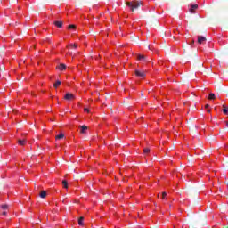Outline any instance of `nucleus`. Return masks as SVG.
<instances>
[{"label": "nucleus", "mask_w": 228, "mask_h": 228, "mask_svg": "<svg viewBox=\"0 0 228 228\" xmlns=\"http://www.w3.org/2000/svg\"><path fill=\"white\" fill-rule=\"evenodd\" d=\"M126 6L130 8L131 12H134L136 8L140 7V2H127Z\"/></svg>", "instance_id": "1"}, {"label": "nucleus", "mask_w": 228, "mask_h": 228, "mask_svg": "<svg viewBox=\"0 0 228 228\" xmlns=\"http://www.w3.org/2000/svg\"><path fill=\"white\" fill-rule=\"evenodd\" d=\"M134 74L140 79H143L147 76V73L143 69H135Z\"/></svg>", "instance_id": "2"}, {"label": "nucleus", "mask_w": 228, "mask_h": 228, "mask_svg": "<svg viewBox=\"0 0 228 228\" xmlns=\"http://www.w3.org/2000/svg\"><path fill=\"white\" fill-rule=\"evenodd\" d=\"M64 99H66V101H72V99H74V94L67 93L64 96Z\"/></svg>", "instance_id": "3"}, {"label": "nucleus", "mask_w": 228, "mask_h": 228, "mask_svg": "<svg viewBox=\"0 0 228 228\" xmlns=\"http://www.w3.org/2000/svg\"><path fill=\"white\" fill-rule=\"evenodd\" d=\"M197 8H199L198 4H191L190 8L191 13H195V10H197Z\"/></svg>", "instance_id": "4"}, {"label": "nucleus", "mask_w": 228, "mask_h": 228, "mask_svg": "<svg viewBox=\"0 0 228 228\" xmlns=\"http://www.w3.org/2000/svg\"><path fill=\"white\" fill-rule=\"evenodd\" d=\"M204 42H206V37H204L202 36H199L198 37V44H204Z\"/></svg>", "instance_id": "5"}, {"label": "nucleus", "mask_w": 228, "mask_h": 228, "mask_svg": "<svg viewBox=\"0 0 228 228\" xmlns=\"http://www.w3.org/2000/svg\"><path fill=\"white\" fill-rule=\"evenodd\" d=\"M87 130H88V126L83 125L80 128V133H82V134H85V133H86Z\"/></svg>", "instance_id": "6"}, {"label": "nucleus", "mask_w": 228, "mask_h": 228, "mask_svg": "<svg viewBox=\"0 0 228 228\" xmlns=\"http://www.w3.org/2000/svg\"><path fill=\"white\" fill-rule=\"evenodd\" d=\"M57 69H58L59 70H61V71H63V70H65V69H67V65H65V64H60V65L57 67Z\"/></svg>", "instance_id": "7"}, {"label": "nucleus", "mask_w": 228, "mask_h": 228, "mask_svg": "<svg viewBox=\"0 0 228 228\" xmlns=\"http://www.w3.org/2000/svg\"><path fill=\"white\" fill-rule=\"evenodd\" d=\"M138 60L140 61H147V58L145 57V55H138Z\"/></svg>", "instance_id": "8"}, {"label": "nucleus", "mask_w": 228, "mask_h": 228, "mask_svg": "<svg viewBox=\"0 0 228 228\" xmlns=\"http://www.w3.org/2000/svg\"><path fill=\"white\" fill-rule=\"evenodd\" d=\"M39 196L41 197V199H45V197H47V192L45 191H42Z\"/></svg>", "instance_id": "9"}, {"label": "nucleus", "mask_w": 228, "mask_h": 228, "mask_svg": "<svg viewBox=\"0 0 228 228\" xmlns=\"http://www.w3.org/2000/svg\"><path fill=\"white\" fill-rule=\"evenodd\" d=\"M54 25H55L57 28H62L63 22H61V21H54Z\"/></svg>", "instance_id": "10"}, {"label": "nucleus", "mask_w": 228, "mask_h": 228, "mask_svg": "<svg viewBox=\"0 0 228 228\" xmlns=\"http://www.w3.org/2000/svg\"><path fill=\"white\" fill-rule=\"evenodd\" d=\"M60 85H61V81L57 80L56 83L53 85L54 88H58V86H60Z\"/></svg>", "instance_id": "11"}, {"label": "nucleus", "mask_w": 228, "mask_h": 228, "mask_svg": "<svg viewBox=\"0 0 228 228\" xmlns=\"http://www.w3.org/2000/svg\"><path fill=\"white\" fill-rule=\"evenodd\" d=\"M64 134H58L57 136H56V140H61V139H63L64 138Z\"/></svg>", "instance_id": "12"}, {"label": "nucleus", "mask_w": 228, "mask_h": 228, "mask_svg": "<svg viewBox=\"0 0 228 228\" xmlns=\"http://www.w3.org/2000/svg\"><path fill=\"white\" fill-rule=\"evenodd\" d=\"M63 188H69V183H67V180L62 181Z\"/></svg>", "instance_id": "13"}, {"label": "nucleus", "mask_w": 228, "mask_h": 228, "mask_svg": "<svg viewBox=\"0 0 228 228\" xmlns=\"http://www.w3.org/2000/svg\"><path fill=\"white\" fill-rule=\"evenodd\" d=\"M161 199H162V200L167 201V192H163V193L161 194Z\"/></svg>", "instance_id": "14"}, {"label": "nucleus", "mask_w": 228, "mask_h": 228, "mask_svg": "<svg viewBox=\"0 0 228 228\" xmlns=\"http://www.w3.org/2000/svg\"><path fill=\"white\" fill-rule=\"evenodd\" d=\"M83 222H85V218H84V217H80V218L78 219V224H79V225H83Z\"/></svg>", "instance_id": "15"}, {"label": "nucleus", "mask_w": 228, "mask_h": 228, "mask_svg": "<svg viewBox=\"0 0 228 228\" xmlns=\"http://www.w3.org/2000/svg\"><path fill=\"white\" fill-rule=\"evenodd\" d=\"M208 99H209L210 101H213V99H215V94L210 93V94L208 95Z\"/></svg>", "instance_id": "16"}, {"label": "nucleus", "mask_w": 228, "mask_h": 228, "mask_svg": "<svg viewBox=\"0 0 228 228\" xmlns=\"http://www.w3.org/2000/svg\"><path fill=\"white\" fill-rule=\"evenodd\" d=\"M223 107L224 108V109L223 110V113H224V115H227V113H228V109H227V107H225V105H223Z\"/></svg>", "instance_id": "17"}, {"label": "nucleus", "mask_w": 228, "mask_h": 228, "mask_svg": "<svg viewBox=\"0 0 228 228\" xmlns=\"http://www.w3.org/2000/svg\"><path fill=\"white\" fill-rule=\"evenodd\" d=\"M149 152H151V150L149 148H145L143 150V154H149Z\"/></svg>", "instance_id": "18"}, {"label": "nucleus", "mask_w": 228, "mask_h": 228, "mask_svg": "<svg viewBox=\"0 0 228 228\" xmlns=\"http://www.w3.org/2000/svg\"><path fill=\"white\" fill-rule=\"evenodd\" d=\"M2 209H4V211H6V209H8V205L4 204L1 206Z\"/></svg>", "instance_id": "19"}, {"label": "nucleus", "mask_w": 228, "mask_h": 228, "mask_svg": "<svg viewBox=\"0 0 228 228\" xmlns=\"http://www.w3.org/2000/svg\"><path fill=\"white\" fill-rule=\"evenodd\" d=\"M19 143L20 145H26V140H20Z\"/></svg>", "instance_id": "20"}, {"label": "nucleus", "mask_w": 228, "mask_h": 228, "mask_svg": "<svg viewBox=\"0 0 228 228\" xmlns=\"http://www.w3.org/2000/svg\"><path fill=\"white\" fill-rule=\"evenodd\" d=\"M76 47H77V46H76V45H74V44H71V45H69V49H76Z\"/></svg>", "instance_id": "21"}, {"label": "nucleus", "mask_w": 228, "mask_h": 228, "mask_svg": "<svg viewBox=\"0 0 228 228\" xmlns=\"http://www.w3.org/2000/svg\"><path fill=\"white\" fill-rule=\"evenodd\" d=\"M74 28H76L74 25H69V29H74Z\"/></svg>", "instance_id": "22"}, {"label": "nucleus", "mask_w": 228, "mask_h": 228, "mask_svg": "<svg viewBox=\"0 0 228 228\" xmlns=\"http://www.w3.org/2000/svg\"><path fill=\"white\" fill-rule=\"evenodd\" d=\"M2 215H4L5 216V215H8V212L6 210H4Z\"/></svg>", "instance_id": "23"}, {"label": "nucleus", "mask_w": 228, "mask_h": 228, "mask_svg": "<svg viewBox=\"0 0 228 228\" xmlns=\"http://www.w3.org/2000/svg\"><path fill=\"white\" fill-rule=\"evenodd\" d=\"M205 108H206V110H208V109L209 108V104H207V105L205 106Z\"/></svg>", "instance_id": "24"}, {"label": "nucleus", "mask_w": 228, "mask_h": 228, "mask_svg": "<svg viewBox=\"0 0 228 228\" xmlns=\"http://www.w3.org/2000/svg\"><path fill=\"white\" fill-rule=\"evenodd\" d=\"M208 113H210V112H211V110H208Z\"/></svg>", "instance_id": "25"}, {"label": "nucleus", "mask_w": 228, "mask_h": 228, "mask_svg": "<svg viewBox=\"0 0 228 228\" xmlns=\"http://www.w3.org/2000/svg\"><path fill=\"white\" fill-rule=\"evenodd\" d=\"M85 111H88V109H85Z\"/></svg>", "instance_id": "26"}, {"label": "nucleus", "mask_w": 228, "mask_h": 228, "mask_svg": "<svg viewBox=\"0 0 228 228\" xmlns=\"http://www.w3.org/2000/svg\"><path fill=\"white\" fill-rule=\"evenodd\" d=\"M193 44V41L191 42V45Z\"/></svg>", "instance_id": "27"}, {"label": "nucleus", "mask_w": 228, "mask_h": 228, "mask_svg": "<svg viewBox=\"0 0 228 228\" xmlns=\"http://www.w3.org/2000/svg\"><path fill=\"white\" fill-rule=\"evenodd\" d=\"M226 126H227V127H228V123H226Z\"/></svg>", "instance_id": "28"}]
</instances>
